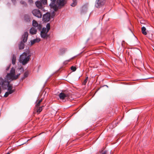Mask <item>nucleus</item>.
Instances as JSON below:
<instances>
[{
    "label": "nucleus",
    "instance_id": "f257e3e1",
    "mask_svg": "<svg viewBox=\"0 0 154 154\" xmlns=\"http://www.w3.org/2000/svg\"><path fill=\"white\" fill-rule=\"evenodd\" d=\"M17 71L18 72H20L17 75H15V69L13 67L12 68L10 72L8 73L6 76V79H7L8 80H13L17 79L20 76V73L23 72V68L22 66L18 68L17 69Z\"/></svg>",
    "mask_w": 154,
    "mask_h": 154
},
{
    "label": "nucleus",
    "instance_id": "f03ea898",
    "mask_svg": "<svg viewBox=\"0 0 154 154\" xmlns=\"http://www.w3.org/2000/svg\"><path fill=\"white\" fill-rule=\"evenodd\" d=\"M51 3L50 4L51 8L56 11L59 6H63L66 3V0H51Z\"/></svg>",
    "mask_w": 154,
    "mask_h": 154
},
{
    "label": "nucleus",
    "instance_id": "7ed1b4c3",
    "mask_svg": "<svg viewBox=\"0 0 154 154\" xmlns=\"http://www.w3.org/2000/svg\"><path fill=\"white\" fill-rule=\"evenodd\" d=\"M31 56V55L29 51H27L26 52L23 53L20 55L19 61L23 65H25L29 61Z\"/></svg>",
    "mask_w": 154,
    "mask_h": 154
},
{
    "label": "nucleus",
    "instance_id": "20e7f679",
    "mask_svg": "<svg viewBox=\"0 0 154 154\" xmlns=\"http://www.w3.org/2000/svg\"><path fill=\"white\" fill-rule=\"evenodd\" d=\"M28 35V33L27 32H25L21 38V41L19 45V48L20 50H22L24 49V43L27 41Z\"/></svg>",
    "mask_w": 154,
    "mask_h": 154
},
{
    "label": "nucleus",
    "instance_id": "39448f33",
    "mask_svg": "<svg viewBox=\"0 0 154 154\" xmlns=\"http://www.w3.org/2000/svg\"><path fill=\"white\" fill-rule=\"evenodd\" d=\"M70 94L69 92L66 91H62L58 95V96L60 99L64 100V99H67L70 96Z\"/></svg>",
    "mask_w": 154,
    "mask_h": 154
},
{
    "label": "nucleus",
    "instance_id": "423d86ee",
    "mask_svg": "<svg viewBox=\"0 0 154 154\" xmlns=\"http://www.w3.org/2000/svg\"><path fill=\"white\" fill-rule=\"evenodd\" d=\"M106 2V0H96L95 6L97 8H100Z\"/></svg>",
    "mask_w": 154,
    "mask_h": 154
},
{
    "label": "nucleus",
    "instance_id": "0eeeda50",
    "mask_svg": "<svg viewBox=\"0 0 154 154\" xmlns=\"http://www.w3.org/2000/svg\"><path fill=\"white\" fill-rule=\"evenodd\" d=\"M32 12L34 16L38 18H40L42 17V14L40 11L38 9H34L32 11Z\"/></svg>",
    "mask_w": 154,
    "mask_h": 154
},
{
    "label": "nucleus",
    "instance_id": "6e6552de",
    "mask_svg": "<svg viewBox=\"0 0 154 154\" xmlns=\"http://www.w3.org/2000/svg\"><path fill=\"white\" fill-rule=\"evenodd\" d=\"M8 84V81L4 80L2 78L0 77V87L2 86L4 89L6 88V86Z\"/></svg>",
    "mask_w": 154,
    "mask_h": 154
},
{
    "label": "nucleus",
    "instance_id": "1a4fd4ad",
    "mask_svg": "<svg viewBox=\"0 0 154 154\" xmlns=\"http://www.w3.org/2000/svg\"><path fill=\"white\" fill-rule=\"evenodd\" d=\"M50 19V14L49 13H47L44 14L43 17V20L45 22H47L49 21Z\"/></svg>",
    "mask_w": 154,
    "mask_h": 154
},
{
    "label": "nucleus",
    "instance_id": "9d476101",
    "mask_svg": "<svg viewBox=\"0 0 154 154\" xmlns=\"http://www.w3.org/2000/svg\"><path fill=\"white\" fill-rule=\"evenodd\" d=\"M23 20L24 22L26 23L30 22L31 20L30 16L28 14L24 15L23 17Z\"/></svg>",
    "mask_w": 154,
    "mask_h": 154
},
{
    "label": "nucleus",
    "instance_id": "9b49d317",
    "mask_svg": "<svg viewBox=\"0 0 154 154\" xmlns=\"http://www.w3.org/2000/svg\"><path fill=\"white\" fill-rule=\"evenodd\" d=\"M35 5L36 7L39 9H42L43 8L44 5L43 3L40 1H37L35 3Z\"/></svg>",
    "mask_w": 154,
    "mask_h": 154
},
{
    "label": "nucleus",
    "instance_id": "f8f14e48",
    "mask_svg": "<svg viewBox=\"0 0 154 154\" xmlns=\"http://www.w3.org/2000/svg\"><path fill=\"white\" fill-rule=\"evenodd\" d=\"M8 84L6 86V88L7 87L8 88V91H10L12 92V93H14L15 91V90L14 89H13V87L12 84H10V82H8Z\"/></svg>",
    "mask_w": 154,
    "mask_h": 154
},
{
    "label": "nucleus",
    "instance_id": "ddd939ff",
    "mask_svg": "<svg viewBox=\"0 0 154 154\" xmlns=\"http://www.w3.org/2000/svg\"><path fill=\"white\" fill-rule=\"evenodd\" d=\"M88 10V6L87 5H83L82 8L81 12L82 14L85 13L87 12Z\"/></svg>",
    "mask_w": 154,
    "mask_h": 154
},
{
    "label": "nucleus",
    "instance_id": "4468645a",
    "mask_svg": "<svg viewBox=\"0 0 154 154\" xmlns=\"http://www.w3.org/2000/svg\"><path fill=\"white\" fill-rule=\"evenodd\" d=\"M29 32L32 35L35 34L37 32V30L34 27H32L30 29Z\"/></svg>",
    "mask_w": 154,
    "mask_h": 154
},
{
    "label": "nucleus",
    "instance_id": "2eb2a0df",
    "mask_svg": "<svg viewBox=\"0 0 154 154\" xmlns=\"http://www.w3.org/2000/svg\"><path fill=\"white\" fill-rule=\"evenodd\" d=\"M47 33V32L46 33L41 32V37L43 38H47L48 36Z\"/></svg>",
    "mask_w": 154,
    "mask_h": 154
},
{
    "label": "nucleus",
    "instance_id": "dca6fc26",
    "mask_svg": "<svg viewBox=\"0 0 154 154\" xmlns=\"http://www.w3.org/2000/svg\"><path fill=\"white\" fill-rule=\"evenodd\" d=\"M40 39L39 38H36L33 40H31V45H32L36 42H38L40 41Z\"/></svg>",
    "mask_w": 154,
    "mask_h": 154
},
{
    "label": "nucleus",
    "instance_id": "f3484780",
    "mask_svg": "<svg viewBox=\"0 0 154 154\" xmlns=\"http://www.w3.org/2000/svg\"><path fill=\"white\" fill-rule=\"evenodd\" d=\"M146 28L144 27L143 26L141 28V31L142 33L144 35H146L147 34V33L146 31Z\"/></svg>",
    "mask_w": 154,
    "mask_h": 154
},
{
    "label": "nucleus",
    "instance_id": "a211bd4d",
    "mask_svg": "<svg viewBox=\"0 0 154 154\" xmlns=\"http://www.w3.org/2000/svg\"><path fill=\"white\" fill-rule=\"evenodd\" d=\"M16 60V57L14 54H13L12 56V63L14 65L15 63Z\"/></svg>",
    "mask_w": 154,
    "mask_h": 154
},
{
    "label": "nucleus",
    "instance_id": "6ab92c4d",
    "mask_svg": "<svg viewBox=\"0 0 154 154\" xmlns=\"http://www.w3.org/2000/svg\"><path fill=\"white\" fill-rule=\"evenodd\" d=\"M44 107L43 106H41V107H36V112H37L38 113H40L42 111V107Z\"/></svg>",
    "mask_w": 154,
    "mask_h": 154
},
{
    "label": "nucleus",
    "instance_id": "aec40b11",
    "mask_svg": "<svg viewBox=\"0 0 154 154\" xmlns=\"http://www.w3.org/2000/svg\"><path fill=\"white\" fill-rule=\"evenodd\" d=\"M38 24L36 20H33L32 21V25L33 26L36 27Z\"/></svg>",
    "mask_w": 154,
    "mask_h": 154
},
{
    "label": "nucleus",
    "instance_id": "412c9836",
    "mask_svg": "<svg viewBox=\"0 0 154 154\" xmlns=\"http://www.w3.org/2000/svg\"><path fill=\"white\" fill-rule=\"evenodd\" d=\"M72 2L71 4V6L72 7H74L77 5V2L76 0H72Z\"/></svg>",
    "mask_w": 154,
    "mask_h": 154
},
{
    "label": "nucleus",
    "instance_id": "4be33fe9",
    "mask_svg": "<svg viewBox=\"0 0 154 154\" xmlns=\"http://www.w3.org/2000/svg\"><path fill=\"white\" fill-rule=\"evenodd\" d=\"M12 92L8 91L6 92L4 95V97H8L9 95L11 94L12 93Z\"/></svg>",
    "mask_w": 154,
    "mask_h": 154
},
{
    "label": "nucleus",
    "instance_id": "5701e85b",
    "mask_svg": "<svg viewBox=\"0 0 154 154\" xmlns=\"http://www.w3.org/2000/svg\"><path fill=\"white\" fill-rule=\"evenodd\" d=\"M42 100H43L42 99H41L40 100L38 101V102L37 103L36 105V106H35L36 107H37L39 106L41 103L42 102Z\"/></svg>",
    "mask_w": 154,
    "mask_h": 154
},
{
    "label": "nucleus",
    "instance_id": "b1692460",
    "mask_svg": "<svg viewBox=\"0 0 154 154\" xmlns=\"http://www.w3.org/2000/svg\"><path fill=\"white\" fill-rule=\"evenodd\" d=\"M46 27L47 29V32H48L50 29V26L49 23H48L46 25Z\"/></svg>",
    "mask_w": 154,
    "mask_h": 154
},
{
    "label": "nucleus",
    "instance_id": "393cba45",
    "mask_svg": "<svg viewBox=\"0 0 154 154\" xmlns=\"http://www.w3.org/2000/svg\"><path fill=\"white\" fill-rule=\"evenodd\" d=\"M88 77H87L85 79V80L84 81V82H83V84L84 85H85L87 82L88 80Z\"/></svg>",
    "mask_w": 154,
    "mask_h": 154
},
{
    "label": "nucleus",
    "instance_id": "a878e982",
    "mask_svg": "<svg viewBox=\"0 0 154 154\" xmlns=\"http://www.w3.org/2000/svg\"><path fill=\"white\" fill-rule=\"evenodd\" d=\"M36 27H37V29L39 30H41L42 29V26L41 25L39 24Z\"/></svg>",
    "mask_w": 154,
    "mask_h": 154
},
{
    "label": "nucleus",
    "instance_id": "bb28decb",
    "mask_svg": "<svg viewBox=\"0 0 154 154\" xmlns=\"http://www.w3.org/2000/svg\"><path fill=\"white\" fill-rule=\"evenodd\" d=\"M47 29L46 28L43 27L42 29V31H41V32H43V33H46Z\"/></svg>",
    "mask_w": 154,
    "mask_h": 154
},
{
    "label": "nucleus",
    "instance_id": "cd10ccee",
    "mask_svg": "<svg viewBox=\"0 0 154 154\" xmlns=\"http://www.w3.org/2000/svg\"><path fill=\"white\" fill-rule=\"evenodd\" d=\"M40 1L44 5H46L47 3V0H40Z\"/></svg>",
    "mask_w": 154,
    "mask_h": 154
},
{
    "label": "nucleus",
    "instance_id": "c85d7f7f",
    "mask_svg": "<svg viewBox=\"0 0 154 154\" xmlns=\"http://www.w3.org/2000/svg\"><path fill=\"white\" fill-rule=\"evenodd\" d=\"M28 75V73L27 72H25L24 74V77L22 79V80H23Z\"/></svg>",
    "mask_w": 154,
    "mask_h": 154
},
{
    "label": "nucleus",
    "instance_id": "c756f323",
    "mask_svg": "<svg viewBox=\"0 0 154 154\" xmlns=\"http://www.w3.org/2000/svg\"><path fill=\"white\" fill-rule=\"evenodd\" d=\"M71 69L73 71H75L76 70V68L75 67L72 66L71 67Z\"/></svg>",
    "mask_w": 154,
    "mask_h": 154
},
{
    "label": "nucleus",
    "instance_id": "7c9ffc66",
    "mask_svg": "<svg viewBox=\"0 0 154 154\" xmlns=\"http://www.w3.org/2000/svg\"><path fill=\"white\" fill-rule=\"evenodd\" d=\"M65 52V51L64 50H62L60 51V55H63L64 54Z\"/></svg>",
    "mask_w": 154,
    "mask_h": 154
},
{
    "label": "nucleus",
    "instance_id": "2f4dec72",
    "mask_svg": "<svg viewBox=\"0 0 154 154\" xmlns=\"http://www.w3.org/2000/svg\"><path fill=\"white\" fill-rule=\"evenodd\" d=\"M28 2L30 4L33 3V0H28Z\"/></svg>",
    "mask_w": 154,
    "mask_h": 154
},
{
    "label": "nucleus",
    "instance_id": "473e14b6",
    "mask_svg": "<svg viewBox=\"0 0 154 154\" xmlns=\"http://www.w3.org/2000/svg\"><path fill=\"white\" fill-rule=\"evenodd\" d=\"M55 14H54V12L52 13V15L51 16V17L53 18L54 17V16Z\"/></svg>",
    "mask_w": 154,
    "mask_h": 154
},
{
    "label": "nucleus",
    "instance_id": "72a5a7b5",
    "mask_svg": "<svg viewBox=\"0 0 154 154\" xmlns=\"http://www.w3.org/2000/svg\"><path fill=\"white\" fill-rule=\"evenodd\" d=\"M101 154H107L106 151H104Z\"/></svg>",
    "mask_w": 154,
    "mask_h": 154
},
{
    "label": "nucleus",
    "instance_id": "f704fd0d",
    "mask_svg": "<svg viewBox=\"0 0 154 154\" xmlns=\"http://www.w3.org/2000/svg\"><path fill=\"white\" fill-rule=\"evenodd\" d=\"M10 66H8L6 68V70H8V69H9V68H10Z\"/></svg>",
    "mask_w": 154,
    "mask_h": 154
},
{
    "label": "nucleus",
    "instance_id": "c9c22d12",
    "mask_svg": "<svg viewBox=\"0 0 154 154\" xmlns=\"http://www.w3.org/2000/svg\"><path fill=\"white\" fill-rule=\"evenodd\" d=\"M1 88L0 87V94L1 93Z\"/></svg>",
    "mask_w": 154,
    "mask_h": 154
},
{
    "label": "nucleus",
    "instance_id": "e433bc0d",
    "mask_svg": "<svg viewBox=\"0 0 154 154\" xmlns=\"http://www.w3.org/2000/svg\"><path fill=\"white\" fill-rule=\"evenodd\" d=\"M13 2H15V0H11Z\"/></svg>",
    "mask_w": 154,
    "mask_h": 154
},
{
    "label": "nucleus",
    "instance_id": "4c0bfd02",
    "mask_svg": "<svg viewBox=\"0 0 154 154\" xmlns=\"http://www.w3.org/2000/svg\"><path fill=\"white\" fill-rule=\"evenodd\" d=\"M10 153L9 152H8L6 154H9Z\"/></svg>",
    "mask_w": 154,
    "mask_h": 154
},
{
    "label": "nucleus",
    "instance_id": "58836bf2",
    "mask_svg": "<svg viewBox=\"0 0 154 154\" xmlns=\"http://www.w3.org/2000/svg\"><path fill=\"white\" fill-rule=\"evenodd\" d=\"M70 61V60H68V61L69 62Z\"/></svg>",
    "mask_w": 154,
    "mask_h": 154
},
{
    "label": "nucleus",
    "instance_id": "ea45409f",
    "mask_svg": "<svg viewBox=\"0 0 154 154\" xmlns=\"http://www.w3.org/2000/svg\"><path fill=\"white\" fill-rule=\"evenodd\" d=\"M153 51H154V48L153 49Z\"/></svg>",
    "mask_w": 154,
    "mask_h": 154
}]
</instances>
